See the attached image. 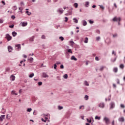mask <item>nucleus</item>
Masks as SVG:
<instances>
[{
    "label": "nucleus",
    "instance_id": "obj_38",
    "mask_svg": "<svg viewBox=\"0 0 125 125\" xmlns=\"http://www.w3.org/2000/svg\"><path fill=\"white\" fill-rule=\"evenodd\" d=\"M57 68V65L56 64V63H55L54 64V69H55V70H56Z\"/></svg>",
    "mask_w": 125,
    "mask_h": 125
},
{
    "label": "nucleus",
    "instance_id": "obj_4",
    "mask_svg": "<svg viewBox=\"0 0 125 125\" xmlns=\"http://www.w3.org/2000/svg\"><path fill=\"white\" fill-rule=\"evenodd\" d=\"M57 12L60 13V14H62L64 12V11L62 8H59L57 10Z\"/></svg>",
    "mask_w": 125,
    "mask_h": 125
},
{
    "label": "nucleus",
    "instance_id": "obj_14",
    "mask_svg": "<svg viewBox=\"0 0 125 125\" xmlns=\"http://www.w3.org/2000/svg\"><path fill=\"white\" fill-rule=\"evenodd\" d=\"M84 84L86 86H89V83H88V82H87V81H85L84 82Z\"/></svg>",
    "mask_w": 125,
    "mask_h": 125
},
{
    "label": "nucleus",
    "instance_id": "obj_3",
    "mask_svg": "<svg viewBox=\"0 0 125 125\" xmlns=\"http://www.w3.org/2000/svg\"><path fill=\"white\" fill-rule=\"evenodd\" d=\"M5 39L7 40V42H9V41H11L12 39V37L9 35V34H6L5 35Z\"/></svg>",
    "mask_w": 125,
    "mask_h": 125
},
{
    "label": "nucleus",
    "instance_id": "obj_53",
    "mask_svg": "<svg viewBox=\"0 0 125 125\" xmlns=\"http://www.w3.org/2000/svg\"><path fill=\"white\" fill-rule=\"evenodd\" d=\"M117 34H114V35H113V38H116V37H117Z\"/></svg>",
    "mask_w": 125,
    "mask_h": 125
},
{
    "label": "nucleus",
    "instance_id": "obj_33",
    "mask_svg": "<svg viewBox=\"0 0 125 125\" xmlns=\"http://www.w3.org/2000/svg\"><path fill=\"white\" fill-rule=\"evenodd\" d=\"M38 114V111L37 110H34L33 112V115L34 116H36V115H37Z\"/></svg>",
    "mask_w": 125,
    "mask_h": 125
},
{
    "label": "nucleus",
    "instance_id": "obj_2",
    "mask_svg": "<svg viewBox=\"0 0 125 125\" xmlns=\"http://www.w3.org/2000/svg\"><path fill=\"white\" fill-rule=\"evenodd\" d=\"M103 121L105 123V125H109L110 120L107 117H104Z\"/></svg>",
    "mask_w": 125,
    "mask_h": 125
},
{
    "label": "nucleus",
    "instance_id": "obj_22",
    "mask_svg": "<svg viewBox=\"0 0 125 125\" xmlns=\"http://www.w3.org/2000/svg\"><path fill=\"white\" fill-rule=\"evenodd\" d=\"M35 37L34 36H33L31 38H29V41L30 42H34V39Z\"/></svg>",
    "mask_w": 125,
    "mask_h": 125
},
{
    "label": "nucleus",
    "instance_id": "obj_30",
    "mask_svg": "<svg viewBox=\"0 0 125 125\" xmlns=\"http://www.w3.org/2000/svg\"><path fill=\"white\" fill-rule=\"evenodd\" d=\"M25 13H26L27 14V15H28L29 16H30V15H31V14H32V13L31 12H29V11H26L25 12Z\"/></svg>",
    "mask_w": 125,
    "mask_h": 125
},
{
    "label": "nucleus",
    "instance_id": "obj_61",
    "mask_svg": "<svg viewBox=\"0 0 125 125\" xmlns=\"http://www.w3.org/2000/svg\"><path fill=\"white\" fill-rule=\"evenodd\" d=\"M42 39H45V36L44 35H42Z\"/></svg>",
    "mask_w": 125,
    "mask_h": 125
},
{
    "label": "nucleus",
    "instance_id": "obj_54",
    "mask_svg": "<svg viewBox=\"0 0 125 125\" xmlns=\"http://www.w3.org/2000/svg\"><path fill=\"white\" fill-rule=\"evenodd\" d=\"M57 79L59 81H61V79L60 78V77H59V76L57 77Z\"/></svg>",
    "mask_w": 125,
    "mask_h": 125
},
{
    "label": "nucleus",
    "instance_id": "obj_12",
    "mask_svg": "<svg viewBox=\"0 0 125 125\" xmlns=\"http://www.w3.org/2000/svg\"><path fill=\"white\" fill-rule=\"evenodd\" d=\"M115 106V103L114 102H112L111 104L110 108L113 109V108H114Z\"/></svg>",
    "mask_w": 125,
    "mask_h": 125
},
{
    "label": "nucleus",
    "instance_id": "obj_25",
    "mask_svg": "<svg viewBox=\"0 0 125 125\" xmlns=\"http://www.w3.org/2000/svg\"><path fill=\"white\" fill-rule=\"evenodd\" d=\"M63 77L65 79H68V74H65L63 75Z\"/></svg>",
    "mask_w": 125,
    "mask_h": 125
},
{
    "label": "nucleus",
    "instance_id": "obj_49",
    "mask_svg": "<svg viewBox=\"0 0 125 125\" xmlns=\"http://www.w3.org/2000/svg\"><path fill=\"white\" fill-rule=\"evenodd\" d=\"M96 41H100V37H97L96 38Z\"/></svg>",
    "mask_w": 125,
    "mask_h": 125
},
{
    "label": "nucleus",
    "instance_id": "obj_6",
    "mask_svg": "<svg viewBox=\"0 0 125 125\" xmlns=\"http://www.w3.org/2000/svg\"><path fill=\"white\" fill-rule=\"evenodd\" d=\"M99 107H100V108H104L105 107V104L104 103H101L99 104Z\"/></svg>",
    "mask_w": 125,
    "mask_h": 125
},
{
    "label": "nucleus",
    "instance_id": "obj_42",
    "mask_svg": "<svg viewBox=\"0 0 125 125\" xmlns=\"http://www.w3.org/2000/svg\"><path fill=\"white\" fill-rule=\"evenodd\" d=\"M86 121H87V123H91V119L89 120L88 118H87Z\"/></svg>",
    "mask_w": 125,
    "mask_h": 125
},
{
    "label": "nucleus",
    "instance_id": "obj_60",
    "mask_svg": "<svg viewBox=\"0 0 125 125\" xmlns=\"http://www.w3.org/2000/svg\"><path fill=\"white\" fill-rule=\"evenodd\" d=\"M23 58H27V56L26 55H23Z\"/></svg>",
    "mask_w": 125,
    "mask_h": 125
},
{
    "label": "nucleus",
    "instance_id": "obj_63",
    "mask_svg": "<svg viewBox=\"0 0 125 125\" xmlns=\"http://www.w3.org/2000/svg\"><path fill=\"white\" fill-rule=\"evenodd\" d=\"M95 7H96V5H93L92 6V8H95Z\"/></svg>",
    "mask_w": 125,
    "mask_h": 125
},
{
    "label": "nucleus",
    "instance_id": "obj_31",
    "mask_svg": "<svg viewBox=\"0 0 125 125\" xmlns=\"http://www.w3.org/2000/svg\"><path fill=\"white\" fill-rule=\"evenodd\" d=\"M58 109L59 110H62V109H63V106H60V105H59V106H58Z\"/></svg>",
    "mask_w": 125,
    "mask_h": 125
},
{
    "label": "nucleus",
    "instance_id": "obj_45",
    "mask_svg": "<svg viewBox=\"0 0 125 125\" xmlns=\"http://www.w3.org/2000/svg\"><path fill=\"white\" fill-rule=\"evenodd\" d=\"M14 27V24H12L11 25H9V28H11V29L13 28Z\"/></svg>",
    "mask_w": 125,
    "mask_h": 125
},
{
    "label": "nucleus",
    "instance_id": "obj_47",
    "mask_svg": "<svg viewBox=\"0 0 125 125\" xmlns=\"http://www.w3.org/2000/svg\"><path fill=\"white\" fill-rule=\"evenodd\" d=\"M38 85H42V82H38Z\"/></svg>",
    "mask_w": 125,
    "mask_h": 125
},
{
    "label": "nucleus",
    "instance_id": "obj_9",
    "mask_svg": "<svg viewBox=\"0 0 125 125\" xmlns=\"http://www.w3.org/2000/svg\"><path fill=\"white\" fill-rule=\"evenodd\" d=\"M82 23L83 26H86V25H87V22H86V21H85V20L82 21Z\"/></svg>",
    "mask_w": 125,
    "mask_h": 125
},
{
    "label": "nucleus",
    "instance_id": "obj_50",
    "mask_svg": "<svg viewBox=\"0 0 125 125\" xmlns=\"http://www.w3.org/2000/svg\"><path fill=\"white\" fill-rule=\"evenodd\" d=\"M112 54L113 55H114L115 56H116V52H115L114 51H112Z\"/></svg>",
    "mask_w": 125,
    "mask_h": 125
},
{
    "label": "nucleus",
    "instance_id": "obj_48",
    "mask_svg": "<svg viewBox=\"0 0 125 125\" xmlns=\"http://www.w3.org/2000/svg\"><path fill=\"white\" fill-rule=\"evenodd\" d=\"M84 105H81V106L79 107V109H82V108L83 107V109H84Z\"/></svg>",
    "mask_w": 125,
    "mask_h": 125
},
{
    "label": "nucleus",
    "instance_id": "obj_52",
    "mask_svg": "<svg viewBox=\"0 0 125 125\" xmlns=\"http://www.w3.org/2000/svg\"><path fill=\"white\" fill-rule=\"evenodd\" d=\"M60 68L61 69H64V65L63 64L61 65Z\"/></svg>",
    "mask_w": 125,
    "mask_h": 125
},
{
    "label": "nucleus",
    "instance_id": "obj_11",
    "mask_svg": "<svg viewBox=\"0 0 125 125\" xmlns=\"http://www.w3.org/2000/svg\"><path fill=\"white\" fill-rule=\"evenodd\" d=\"M13 48L11 46H8V50L9 52H11L12 51Z\"/></svg>",
    "mask_w": 125,
    "mask_h": 125
},
{
    "label": "nucleus",
    "instance_id": "obj_32",
    "mask_svg": "<svg viewBox=\"0 0 125 125\" xmlns=\"http://www.w3.org/2000/svg\"><path fill=\"white\" fill-rule=\"evenodd\" d=\"M34 73H32V74H30L28 76V77H29V78H33V77H34Z\"/></svg>",
    "mask_w": 125,
    "mask_h": 125
},
{
    "label": "nucleus",
    "instance_id": "obj_26",
    "mask_svg": "<svg viewBox=\"0 0 125 125\" xmlns=\"http://www.w3.org/2000/svg\"><path fill=\"white\" fill-rule=\"evenodd\" d=\"M12 9H13V10H17V6H14Z\"/></svg>",
    "mask_w": 125,
    "mask_h": 125
},
{
    "label": "nucleus",
    "instance_id": "obj_24",
    "mask_svg": "<svg viewBox=\"0 0 125 125\" xmlns=\"http://www.w3.org/2000/svg\"><path fill=\"white\" fill-rule=\"evenodd\" d=\"M95 120H100V119H101V117H100V116H96L95 117Z\"/></svg>",
    "mask_w": 125,
    "mask_h": 125
},
{
    "label": "nucleus",
    "instance_id": "obj_5",
    "mask_svg": "<svg viewBox=\"0 0 125 125\" xmlns=\"http://www.w3.org/2000/svg\"><path fill=\"white\" fill-rule=\"evenodd\" d=\"M16 49H17L18 51L21 50V44H17L15 45Z\"/></svg>",
    "mask_w": 125,
    "mask_h": 125
},
{
    "label": "nucleus",
    "instance_id": "obj_64",
    "mask_svg": "<svg viewBox=\"0 0 125 125\" xmlns=\"http://www.w3.org/2000/svg\"><path fill=\"white\" fill-rule=\"evenodd\" d=\"M112 124V125H115V121H113Z\"/></svg>",
    "mask_w": 125,
    "mask_h": 125
},
{
    "label": "nucleus",
    "instance_id": "obj_20",
    "mask_svg": "<svg viewBox=\"0 0 125 125\" xmlns=\"http://www.w3.org/2000/svg\"><path fill=\"white\" fill-rule=\"evenodd\" d=\"M105 68V66H102L100 67L99 70L100 71H103L104 70V68Z\"/></svg>",
    "mask_w": 125,
    "mask_h": 125
},
{
    "label": "nucleus",
    "instance_id": "obj_10",
    "mask_svg": "<svg viewBox=\"0 0 125 125\" xmlns=\"http://www.w3.org/2000/svg\"><path fill=\"white\" fill-rule=\"evenodd\" d=\"M27 25H28V22H23L21 24V26L22 27H26V26H27Z\"/></svg>",
    "mask_w": 125,
    "mask_h": 125
},
{
    "label": "nucleus",
    "instance_id": "obj_29",
    "mask_svg": "<svg viewBox=\"0 0 125 125\" xmlns=\"http://www.w3.org/2000/svg\"><path fill=\"white\" fill-rule=\"evenodd\" d=\"M28 60L31 62V63H32L34 61V58H30Z\"/></svg>",
    "mask_w": 125,
    "mask_h": 125
},
{
    "label": "nucleus",
    "instance_id": "obj_34",
    "mask_svg": "<svg viewBox=\"0 0 125 125\" xmlns=\"http://www.w3.org/2000/svg\"><path fill=\"white\" fill-rule=\"evenodd\" d=\"M88 99V96L87 95H85L84 96V100H87Z\"/></svg>",
    "mask_w": 125,
    "mask_h": 125
},
{
    "label": "nucleus",
    "instance_id": "obj_46",
    "mask_svg": "<svg viewBox=\"0 0 125 125\" xmlns=\"http://www.w3.org/2000/svg\"><path fill=\"white\" fill-rule=\"evenodd\" d=\"M95 59L96 61H99V58H98V57H96Z\"/></svg>",
    "mask_w": 125,
    "mask_h": 125
},
{
    "label": "nucleus",
    "instance_id": "obj_37",
    "mask_svg": "<svg viewBox=\"0 0 125 125\" xmlns=\"http://www.w3.org/2000/svg\"><path fill=\"white\" fill-rule=\"evenodd\" d=\"M88 21H89V23H90V24H93V23H94V21H91V20H89Z\"/></svg>",
    "mask_w": 125,
    "mask_h": 125
},
{
    "label": "nucleus",
    "instance_id": "obj_27",
    "mask_svg": "<svg viewBox=\"0 0 125 125\" xmlns=\"http://www.w3.org/2000/svg\"><path fill=\"white\" fill-rule=\"evenodd\" d=\"M113 71L115 73H117L118 71V68H114L113 69Z\"/></svg>",
    "mask_w": 125,
    "mask_h": 125
},
{
    "label": "nucleus",
    "instance_id": "obj_43",
    "mask_svg": "<svg viewBox=\"0 0 125 125\" xmlns=\"http://www.w3.org/2000/svg\"><path fill=\"white\" fill-rule=\"evenodd\" d=\"M64 19H65L64 22H68V17H65Z\"/></svg>",
    "mask_w": 125,
    "mask_h": 125
},
{
    "label": "nucleus",
    "instance_id": "obj_55",
    "mask_svg": "<svg viewBox=\"0 0 125 125\" xmlns=\"http://www.w3.org/2000/svg\"><path fill=\"white\" fill-rule=\"evenodd\" d=\"M42 122H44V123H46V120H44V119H43V118H42Z\"/></svg>",
    "mask_w": 125,
    "mask_h": 125
},
{
    "label": "nucleus",
    "instance_id": "obj_15",
    "mask_svg": "<svg viewBox=\"0 0 125 125\" xmlns=\"http://www.w3.org/2000/svg\"><path fill=\"white\" fill-rule=\"evenodd\" d=\"M12 35L13 37H16V36H17V32H16L15 31H13L12 33Z\"/></svg>",
    "mask_w": 125,
    "mask_h": 125
},
{
    "label": "nucleus",
    "instance_id": "obj_62",
    "mask_svg": "<svg viewBox=\"0 0 125 125\" xmlns=\"http://www.w3.org/2000/svg\"><path fill=\"white\" fill-rule=\"evenodd\" d=\"M58 65H59V64H61V62H57L56 63Z\"/></svg>",
    "mask_w": 125,
    "mask_h": 125
},
{
    "label": "nucleus",
    "instance_id": "obj_18",
    "mask_svg": "<svg viewBox=\"0 0 125 125\" xmlns=\"http://www.w3.org/2000/svg\"><path fill=\"white\" fill-rule=\"evenodd\" d=\"M11 93L13 95L15 94V95H18V93H15V91H14V90L12 91Z\"/></svg>",
    "mask_w": 125,
    "mask_h": 125
},
{
    "label": "nucleus",
    "instance_id": "obj_21",
    "mask_svg": "<svg viewBox=\"0 0 125 125\" xmlns=\"http://www.w3.org/2000/svg\"><path fill=\"white\" fill-rule=\"evenodd\" d=\"M99 6L101 8V9H102L103 10H104V9H105V7H104V6L103 5H99Z\"/></svg>",
    "mask_w": 125,
    "mask_h": 125
},
{
    "label": "nucleus",
    "instance_id": "obj_1",
    "mask_svg": "<svg viewBox=\"0 0 125 125\" xmlns=\"http://www.w3.org/2000/svg\"><path fill=\"white\" fill-rule=\"evenodd\" d=\"M112 21H114L118 22V25H120V22L121 21V18H120V17H119L118 18H117V17H114Z\"/></svg>",
    "mask_w": 125,
    "mask_h": 125
},
{
    "label": "nucleus",
    "instance_id": "obj_7",
    "mask_svg": "<svg viewBox=\"0 0 125 125\" xmlns=\"http://www.w3.org/2000/svg\"><path fill=\"white\" fill-rule=\"evenodd\" d=\"M5 117V115H1V116H0V121L2 122V121L4 120Z\"/></svg>",
    "mask_w": 125,
    "mask_h": 125
},
{
    "label": "nucleus",
    "instance_id": "obj_58",
    "mask_svg": "<svg viewBox=\"0 0 125 125\" xmlns=\"http://www.w3.org/2000/svg\"><path fill=\"white\" fill-rule=\"evenodd\" d=\"M0 24H2V23H3V21H2V20H0Z\"/></svg>",
    "mask_w": 125,
    "mask_h": 125
},
{
    "label": "nucleus",
    "instance_id": "obj_40",
    "mask_svg": "<svg viewBox=\"0 0 125 125\" xmlns=\"http://www.w3.org/2000/svg\"><path fill=\"white\" fill-rule=\"evenodd\" d=\"M78 3H75L74 4V6H75V7H76V8H77V7H78Z\"/></svg>",
    "mask_w": 125,
    "mask_h": 125
},
{
    "label": "nucleus",
    "instance_id": "obj_17",
    "mask_svg": "<svg viewBox=\"0 0 125 125\" xmlns=\"http://www.w3.org/2000/svg\"><path fill=\"white\" fill-rule=\"evenodd\" d=\"M73 20L74 21V23H76V24L79 22V21H78L76 18H73Z\"/></svg>",
    "mask_w": 125,
    "mask_h": 125
},
{
    "label": "nucleus",
    "instance_id": "obj_57",
    "mask_svg": "<svg viewBox=\"0 0 125 125\" xmlns=\"http://www.w3.org/2000/svg\"><path fill=\"white\" fill-rule=\"evenodd\" d=\"M121 107L122 108H125V105H124L123 104H121Z\"/></svg>",
    "mask_w": 125,
    "mask_h": 125
},
{
    "label": "nucleus",
    "instance_id": "obj_39",
    "mask_svg": "<svg viewBox=\"0 0 125 125\" xmlns=\"http://www.w3.org/2000/svg\"><path fill=\"white\" fill-rule=\"evenodd\" d=\"M32 111V108H29L27 109V112H31Z\"/></svg>",
    "mask_w": 125,
    "mask_h": 125
},
{
    "label": "nucleus",
    "instance_id": "obj_41",
    "mask_svg": "<svg viewBox=\"0 0 125 125\" xmlns=\"http://www.w3.org/2000/svg\"><path fill=\"white\" fill-rule=\"evenodd\" d=\"M68 52L70 53H73V52L72 51V50L71 49H68L67 50Z\"/></svg>",
    "mask_w": 125,
    "mask_h": 125
},
{
    "label": "nucleus",
    "instance_id": "obj_13",
    "mask_svg": "<svg viewBox=\"0 0 125 125\" xmlns=\"http://www.w3.org/2000/svg\"><path fill=\"white\" fill-rule=\"evenodd\" d=\"M71 60H74V61H77L78 59L75 57V56H72L71 58Z\"/></svg>",
    "mask_w": 125,
    "mask_h": 125
},
{
    "label": "nucleus",
    "instance_id": "obj_51",
    "mask_svg": "<svg viewBox=\"0 0 125 125\" xmlns=\"http://www.w3.org/2000/svg\"><path fill=\"white\" fill-rule=\"evenodd\" d=\"M11 18L12 19H15V16H14V15L11 16Z\"/></svg>",
    "mask_w": 125,
    "mask_h": 125
},
{
    "label": "nucleus",
    "instance_id": "obj_44",
    "mask_svg": "<svg viewBox=\"0 0 125 125\" xmlns=\"http://www.w3.org/2000/svg\"><path fill=\"white\" fill-rule=\"evenodd\" d=\"M6 119L8 120H10V116H9L8 114H7L6 115Z\"/></svg>",
    "mask_w": 125,
    "mask_h": 125
},
{
    "label": "nucleus",
    "instance_id": "obj_59",
    "mask_svg": "<svg viewBox=\"0 0 125 125\" xmlns=\"http://www.w3.org/2000/svg\"><path fill=\"white\" fill-rule=\"evenodd\" d=\"M21 5H24V2H21Z\"/></svg>",
    "mask_w": 125,
    "mask_h": 125
},
{
    "label": "nucleus",
    "instance_id": "obj_35",
    "mask_svg": "<svg viewBox=\"0 0 125 125\" xmlns=\"http://www.w3.org/2000/svg\"><path fill=\"white\" fill-rule=\"evenodd\" d=\"M59 39L60 40H61V41H62V42H63V41H64V38L62 36L60 37Z\"/></svg>",
    "mask_w": 125,
    "mask_h": 125
},
{
    "label": "nucleus",
    "instance_id": "obj_28",
    "mask_svg": "<svg viewBox=\"0 0 125 125\" xmlns=\"http://www.w3.org/2000/svg\"><path fill=\"white\" fill-rule=\"evenodd\" d=\"M119 121H120V122H124L125 119H124V118H123V117H122V118H119Z\"/></svg>",
    "mask_w": 125,
    "mask_h": 125
},
{
    "label": "nucleus",
    "instance_id": "obj_23",
    "mask_svg": "<svg viewBox=\"0 0 125 125\" xmlns=\"http://www.w3.org/2000/svg\"><path fill=\"white\" fill-rule=\"evenodd\" d=\"M89 5V2L87 1L85 2V7H88Z\"/></svg>",
    "mask_w": 125,
    "mask_h": 125
},
{
    "label": "nucleus",
    "instance_id": "obj_8",
    "mask_svg": "<svg viewBox=\"0 0 125 125\" xmlns=\"http://www.w3.org/2000/svg\"><path fill=\"white\" fill-rule=\"evenodd\" d=\"M10 79L11 80V81H15V76H14V75H12L10 77Z\"/></svg>",
    "mask_w": 125,
    "mask_h": 125
},
{
    "label": "nucleus",
    "instance_id": "obj_36",
    "mask_svg": "<svg viewBox=\"0 0 125 125\" xmlns=\"http://www.w3.org/2000/svg\"><path fill=\"white\" fill-rule=\"evenodd\" d=\"M120 68H121V69H124L125 66L124 65V64H121V65H120Z\"/></svg>",
    "mask_w": 125,
    "mask_h": 125
},
{
    "label": "nucleus",
    "instance_id": "obj_56",
    "mask_svg": "<svg viewBox=\"0 0 125 125\" xmlns=\"http://www.w3.org/2000/svg\"><path fill=\"white\" fill-rule=\"evenodd\" d=\"M1 2H2V4H3V5H5V2H4V1L2 0Z\"/></svg>",
    "mask_w": 125,
    "mask_h": 125
},
{
    "label": "nucleus",
    "instance_id": "obj_16",
    "mask_svg": "<svg viewBox=\"0 0 125 125\" xmlns=\"http://www.w3.org/2000/svg\"><path fill=\"white\" fill-rule=\"evenodd\" d=\"M42 77L43 78H48V76L45 73H42Z\"/></svg>",
    "mask_w": 125,
    "mask_h": 125
},
{
    "label": "nucleus",
    "instance_id": "obj_19",
    "mask_svg": "<svg viewBox=\"0 0 125 125\" xmlns=\"http://www.w3.org/2000/svg\"><path fill=\"white\" fill-rule=\"evenodd\" d=\"M84 42V43H87V42H88V38H87V37L85 38Z\"/></svg>",
    "mask_w": 125,
    "mask_h": 125
}]
</instances>
